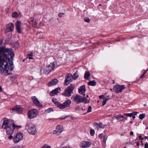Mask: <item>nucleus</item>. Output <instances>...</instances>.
Here are the masks:
<instances>
[{
	"label": "nucleus",
	"instance_id": "1",
	"mask_svg": "<svg viewBox=\"0 0 148 148\" xmlns=\"http://www.w3.org/2000/svg\"><path fill=\"white\" fill-rule=\"evenodd\" d=\"M14 56V52L12 48L4 47H0V73L1 74L7 75L12 74Z\"/></svg>",
	"mask_w": 148,
	"mask_h": 148
},
{
	"label": "nucleus",
	"instance_id": "2",
	"mask_svg": "<svg viewBox=\"0 0 148 148\" xmlns=\"http://www.w3.org/2000/svg\"><path fill=\"white\" fill-rule=\"evenodd\" d=\"M2 127L6 130V132L8 135H12L14 132V128L13 126V122L9 121L6 118H4L3 119Z\"/></svg>",
	"mask_w": 148,
	"mask_h": 148
},
{
	"label": "nucleus",
	"instance_id": "3",
	"mask_svg": "<svg viewBox=\"0 0 148 148\" xmlns=\"http://www.w3.org/2000/svg\"><path fill=\"white\" fill-rule=\"evenodd\" d=\"M75 87L74 85L71 84L68 86L64 92L62 93V95L65 97H69L71 95V94L73 93L74 89Z\"/></svg>",
	"mask_w": 148,
	"mask_h": 148
},
{
	"label": "nucleus",
	"instance_id": "4",
	"mask_svg": "<svg viewBox=\"0 0 148 148\" xmlns=\"http://www.w3.org/2000/svg\"><path fill=\"white\" fill-rule=\"evenodd\" d=\"M74 101L77 103H79L84 102L85 103H88L89 102V101L85 97H82L79 95L75 96L74 98Z\"/></svg>",
	"mask_w": 148,
	"mask_h": 148
},
{
	"label": "nucleus",
	"instance_id": "5",
	"mask_svg": "<svg viewBox=\"0 0 148 148\" xmlns=\"http://www.w3.org/2000/svg\"><path fill=\"white\" fill-rule=\"evenodd\" d=\"M38 115V112L35 109H31L28 111V118L32 119L36 118Z\"/></svg>",
	"mask_w": 148,
	"mask_h": 148
},
{
	"label": "nucleus",
	"instance_id": "6",
	"mask_svg": "<svg viewBox=\"0 0 148 148\" xmlns=\"http://www.w3.org/2000/svg\"><path fill=\"white\" fill-rule=\"evenodd\" d=\"M23 134L22 133H17L14 136L13 142L15 144L17 143L23 139Z\"/></svg>",
	"mask_w": 148,
	"mask_h": 148
},
{
	"label": "nucleus",
	"instance_id": "7",
	"mask_svg": "<svg viewBox=\"0 0 148 148\" xmlns=\"http://www.w3.org/2000/svg\"><path fill=\"white\" fill-rule=\"evenodd\" d=\"M55 64L54 62L50 63L48 66L45 68L44 72L45 74H49L54 68Z\"/></svg>",
	"mask_w": 148,
	"mask_h": 148
},
{
	"label": "nucleus",
	"instance_id": "8",
	"mask_svg": "<svg viewBox=\"0 0 148 148\" xmlns=\"http://www.w3.org/2000/svg\"><path fill=\"white\" fill-rule=\"evenodd\" d=\"M125 88V85H116L114 86L112 90L115 91L116 93H119L121 92L122 90Z\"/></svg>",
	"mask_w": 148,
	"mask_h": 148
},
{
	"label": "nucleus",
	"instance_id": "9",
	"mask_svg": "<svg viewBox=\"0 0 148 148\" xmlns=\"http://www.w3.org/2000/svg\"><path fill=\"white\" fill-rule=\"evenodd\" d=\"M73 80V75L70 73L67 74L65 77V81L64 83V85H68Z\"/></svg>",
	"mask_w": 148,
	"mask_h": 148
},
{
	"label": "nucleus",
	"instance_id": "10",
	"mask_svg": "<svg viewBox=\"0 0 148 148\" xmlns=\"http://www.w3.org/2000/svg\"><path fill=\"white\" fill-rule=\"evenodd\" d=\"M23 110V109L21 106L17 105L13 108L10 111L11 112H13L14 111L16 113H21L22 112Z\"/></svg>",
	"mask_w": 148,
	"mask_h": 148
},
{
	"label": "nucleus",
	"instance_id": "11",
	"mask_svg": "<svg viewBox=\"0 0 148 148\" xmlns=\"http://www.w3.org/2000/svg\"><path fill=\"white\" fill-rule=\"evenodd\" d=\"M29 130L28 132L32 135H34L37 133L36 127L34 124L29 125Z\"/></svg>",
	"mask_w": 148,
	"mask_h": 148
},
{
	"label": "nucleus",
	"instance_id": "12",
	"mask_svg": "<svg viewBox=\"0 0 148 148\" xmlns=\"http://www.w3.org/2000/svg\"><path fill=\"white\" fill-rule=\"evenodd\" d=\"M14 25L12 23H10L7 25L6 27L5 32L7 33L8 32H12L13 30Z\"/></svg>",
	"mask_w": 148,
	"mask_h": 148
},
{
	"label": "nucleus",
	"instance_id": "13",
	"mask_svg": "<svg viewBox=\"0 0 148 148\" xmlns=\"http://www.w3.org/2000/svg\"><path fill=\"white\" fill-rule=\"evenodd\" d=\"M63 127L61 125H58L56 127V129L53 131V133L54 134H59L63 131Z\"/></svg>",
	"mask_w": 148,
	"mask_h": 148
},
{
	"label": "nucleus",
	"instance_id": "14",
	"mask_svg": "<svg viewBox=\"0 0 148 148\" xmlns=\"http://www.w3.org/2000/svg\"><path fill=\"white\" fill-rule=\"evenodd\" d=\"M32 100L33 103L38 107H40L42 106V104L36 97L34 96L32 97Z\"/></svg>",
	"mask_w": 148,
	"mask_h": 148
},
{
	"label": "nucleus",
	"instance_id": "15",
	"mask_svg": "<svg viewBox=\"0 0 148 148\" xmlns=\"http://www.w3.org/2000/svg\"><path fill=\"white\" fill-rule=\"evenodd\" d=\"M61 90L60 87H58L51 91L49 93L50 96H54L60 92Z\"/></svg>",
	"mask_w": 148,
	"mask_h": 148
},
{
	"label": "nucleus",
	"instance_id": "16",
	"mask_svg": "<svg viewBox=\"0 0 148 148\" xmlns=\"http://www.w3.org/2000/svg\"><path fill=\"white\" fill-rule=\"evenodd\" d=\"M91 145V143L88 141H83L81 144L82 147L83 148H87L89 147Z\"/></svg>",
	"mask_w": 148,
	"mask_h": 148
},
{
	"label": "nucleus",
	"instance_id": "17",
	"mask_svg": "<svg viewBox=\"0 0 148 148\" xmlns=\"http://www.w3.org/2000/svg\"><path fill=\"white\" fill-rule=\"evenodd\" d=\"M86 90V87L85 85H83L81 86L79 88V93L80 94L83 95L85 96V94L84 93Z\"/></svg>",
	"mask_w": 148,
	"mask_h": 148
},
{
	"label": "nucleus",
	"instance_id": "18",
	"mask_svg": "<svg viewBox=\"0 0 148 148\" xmlns=\"http://www.w3.org/2000/svg\"><path fill=\"white\" fill-rule=\"evenodd\" d=\"M94 125L96 126L97 127L98 129H99V128H103L106 126L107 125H106L105 124L103 125L102 123L101 122H99V123L95 122L94 123Z\"/></svg>",
	"mask_w": 148,
	"mask_h": 148
},
{
	"label": "nucleus",
	"instance_id": "19",
	"mask_svg": "<svg viewBox=\"0 0 148 148\" xmlns=\"http://www.w3.org/2000/svg\"><path fill=\"white\" fill-rule=\"evenodd\" d=\"M58 82L57 79H54L49 82L47 84L48 86H51L53 85H56Z\"/></svg>",
	"mask_w": 148,
	"mask_h": 148
},
{
	"label": "nucleus",
	"instance_id": "20",
	"mask_svg": "<svg viewBox=\"0 0 148 148\" xmlns=\"http://www.w3.org/2000/svg\"><path fill=\"white\" fill-rule=\"evenodd\" d=\"M21 22L20 21H18L16 23V26L17 30L18 33H21Z\"/></svg>",
	"mask_w": 148,
	"mask_h": 148
},
{
	"label": "nucleus",
	"instance_id": "21",
	"mask_svg": "<svg viewBox=\"0 0 148 148\" xmlns=\"http://www.w3.org/2000/svg\"><path fill=\"white\" fill-rule=\"evenodd\" d=\"M28 22H29L30 24H31L34 27H35L37 24V23L36 22V20L34 19L33 18H31L28 20Z\"/></svg>",
	"mask_w": 148,
	"mask_h": 148
},
{
	"label": "nucleus",
	"instance_id": "22",
	"mask_svg": "<svg viewBox=\"0 0 148 148\" xmlns=\"http://www.w3.org/2000/svg\"><path fill=\"white\" fill-rule=\"evenodd\" d=\"M66 108L69 106V105L71 103V101L70 99H68L66 100L63 103Z\"/></svg>",
	"mask_w": 148,
	"mask_h": 148
},
{
	"label": "nucleus",
	"instance_id": "23",
	"mask_svg": "<svg viewBox=\"0 0 148 148\" xmlns=\"http://www.w3.org/2000/svg\"><path fill=\"white\" fill-rule=\"evenodd\" d=\"M88 85L91 86H95L96 85L97 82L95 80L92 81H90L88 82Z\"/></svg>",
	"mask_w": 148,
	"mask_h": 148
},
{
	"label": "nucleus",
	"instance_id": "24",
	"mask_svg": "<svg viewBox=\"0 0 148 148\" xmlns=\"http://www.w3.org/2000/svg\"><path fill=\"white\" fill-rule=\"evenodd\" d=\"M58 105V107L61 109H63L66 108L63 103H61L59 102H57Z\"/></svg>",
	"mask_w": 148,
	"mask_h": 148
},
{
	"label": "nucleus",
	"instance_id": "25",
	"mask_svg": "<svg viewBox=\"0 0 148 148\" xmlns=\"http://www.w3.org/2000/svg\"><path fill=\"white\" fill-rule=\"evenodd\" d=\"M90 73L87 71H86L84 74V78L85 79H87L90 77Z\"/></svg>",
	"mask_w": 148,
	"mask_h": 148
},
{
	"label": "nucleus",
	"instance_id": "26",
	"mask_svg": "<svg viewBox=\"0 0 148 148\" xmlns=\"http://www.w3.org/2000/svg\"><path fill=\"white\" fill-rule=\"evenodd\" d=\"M78 77V75L77 72L76 71L73 74V79H76Z\"/></svg>",
	"mask_w": 148,
	"mask_h": 148
},
{
	"label": "nucleus",
	"instance_id": "27",
	"mask_svg": "<svg viewBox=\"0 0 148 148\" xmlns=\"http://www.w3.org/2000/svg\"><path fill=\"white\" fill-rule=\"evenodd\" d=\"M19 16V14L16 12H14L12 14V16L13 17L16 18Z\"/></svg>",
	"mask_w": 148,
	"mask_h": 148
},
{
	"label": "nucleus",
	"instance_id": "28",
	"mask_svg": "<svg viewBox=\"0 0 148 148\" xmlns=\"http://www.w3.org/2000/svg\"><path fill=\"white\" fill-rule=\"evenodd\" d=\"M13 126L14 128V130L15 129H19L22 127L21 125H16L14 123H13Z\"/></svg>",
	"mask_w": 148,
	"mask_h": 148
},
{
	"label": "nucleus",
	"instance_id": "29",
	"mask_svg": "<svg viewBox=\"0 0 148 148\" xmlns=\"http://www.w3.org/2000/svg\"><path fill=\"white\" fill-rule=\"evenodd\" d=\"M53 111V110L51 108H49L46 110L45 111V112L47 113H49Z\"/></svg>",
	"mask_w": 148,
	"mask_h": 148
},
{
	"label": "nucleus",
	"instance_id": "30",
	"mask_svg": "<svg viewBox=\"0 0 148 148\" xmlns=\"http://www.w3.org/2000/svg\"><path fill=\"white\" fill-rule=\"evenodd\" d=\"M145 116V114H140L139 116V118L141 120H142L144 118Z\"/></svg>",
	"mask_w": 148,
	"mask_h": 148
},
{
	"label": "nucleus",
	"instance_id": "31",
	"mask_svg": "<svg viewBox=\"0 0 148 148\" xmlns=\"http://www.w3.org/2000/svg\"><path fill=\"white\" fill-rule=\"evenodd\" d=\"M33 53L31 52L30 54H28V59H33L34 58L33 57Z\"/></svg>",
	"mask_w": 148,
	"mask_h": 148
},
{
	"label": "nucleus",
	"instance_id": "32",
	"mask_svg": "<svg viewBox=\"0 0 148 148\" xmlns=\"http://www.w3.org/2000/svg\"><path fill=\"white\" fill-rule=\"evenodd\" d=\"M99 98L100 99H102L104 100L107 99H109L107 98V97L105 95H101L99 96Z\"/></svg>",
	"mask_w": 148,
	"mask_h": 148
},
{
	"label": "nucleus",
	"instance_id": "33",
	"mask_svg": "<svg viewBox=\"0 0 148 148\" xmlns=\"http://www.w3.org/2000/svg\"><path fill=\"white\" fill-rule=\"evenodd\" d=\"M43 34L42 32L38 33L37 34V36H39L40 38H43Z\"/></svg>",
	"mask_w": 148,
	"mask_h": 148
},
{
	"label": "nucleus",
	"instance_id": "34",
	"mask_svg": "<svg viewBox=\"0 0 148 148\" xmlns=\"http://www.w3.org/2000/svg\"><path fill=\"white\" fill-rule=\"evenodd\" d=\"M107 138L108 136L106 135H104L103 136V142L104 143H106Z\"/></svg>",
	"mask_w": 148,
	"mask_h": 148
},
{
	"label": "nucleus",
	"instance_id": "35",
	"mask_svg": "<svg viewBox=\"0 0 148 148\" xmlns=\"http://www.w3.org/2000/svg\"><path fill=\"white\" fill-rule=\"evenodd\" d=\"M95 131L92 130V129H91L90 130V135L92 136H93L94 134H95Z\"/></svg>",
	"mask_w": 148,
	"mask_h": 148
},
{
	"label": "nucleus",
	"instance_id": "36",
	"mask_svg": "<svg viewBox=\"0 0 148 148\" xmlns=\"http://www.w3.org/2000/svg\"><path fill=\"white\" fill-rule=\"evenodd\" d=\"M124 115L130 117H131L132 116V113H125L124 114Z\"/></svg>",
	"mask_w": 148,
	"mask_h": 148
},
{
	"label": "nucleus",
	"instance_id": "37",
	"mask_svg": "<svg viewBox=\"0 0 148 148\" xmlns=\"http://www.w3.org/2000/svg\"><path fill=\"white\" fill-rule=\"evenodd\" d=\"M51 146L47 145H44L41 148H50Z\"/></svg>",
	"mask_w": 148,
	"mask_h": 148
},
{
	"label": "nucleus",
	"instance_id": "38",
	"mask_svg": "<svg viewBox=\"0 0 148 148\" xmlns=\"http://www.w3.org/2000/svg\"><path fill=\"white\" fill-rule=\"evenodd\" d=\"M92 111V108L90 106H89L88 107V108L87 110V112L88 113H89L91 112Z\"/></svg>",
	"mask_w": 148,
	"mask_h": 148
},
{
	"label": "nucleus",
	"instance_id": "39",
	"mask_svg": "<svg viewBox=\"0 0 148 148\" xmlns=\"http://www.w3.org/2000/svg\"><path fill=\"white\" fill-rule=\"evenodd\" d=\"M52 100L54 104H56V105L57 106V105L58 104V103H57V102H59L58 101H57L56 99H52Z\"/></svg>",
	"mask_w": 148,
	"mask_h": 148
},
{
	"label": "nucleus",
	"instance_id": "40",
	"mask_svg": "<svg viewBox=\"0 0 148 148\" xmlns=\"http://www.w3.org/2000/svg\"><path fill=\"white\" fill-rule=\"evenodd\" d=\"M109 99H107L104 100L102 102V106H104L106 103L107 101Z\"/></svg>",
	"mask_w": 148,
	"mask_h": 148
},
{
	"label": "nucleus",
	"instance_id": "41",
	"mask_svg": "<svg viewBox=\"0 0 148 148\" xmlns=\"http://www.w3.org/2000/svg\"><path fill=\"white\" fill-rule=\"evenodd\" d=\"M84 21L87 23H89L90 20L88 18L86 17L84 18Z\"/></svg>",
	"mask_w": 148,
	"mask_h": 148
},
{
	"label": "nucleus",
	"instance_id": "42",
	"mask_svg": "<svg viewBox=\"0 0 148 148\" xmlns=\"http://www.w3.org/2000/svg\"><path fill=\"white\" fill-rule=\"evenodd\" d=\"M115 117L116 119L117 120L120 119H121L120 114L118 115H117L116 116H115Z\"/></svg>",
	"mask_w": 148,
	"mask_h": 148
},
{
	"label": "nucleus",
	"instance_id": "43",
	"mask_svg": "<svg viewBox=\"0 0 148 148\" xmlns=\"http://www.w3.org/2000/svg\"><path fill=\"white\" fill-rule=\"evenodd\" d=\"M69 117L68 116H62L60 118V119L62 120L65 119Z\"/></svg>",
	"mask_w": 148,
	"mask_h": 148
},
{
	"label": "nucleus",
	"instance_id": "44",
	"mask_svg": "<svg viewBox=\"0 0 148 148\" xmlns=\"http://www.w3.org/2000/svg\"><path fill=\"white\" fill-rule=\"evenodd\" d=\"M64 13H60L58 14V16L60 17H62L63 15H64Z\"/></svg>",
	"mask_w": 148,
	"mask_h": 148
},
{
	"label": "nucleus",
	"instance_id": "45",
	"mask_svg": "<svg viewBox=\"0 0 148 148\" xmlns=\"http://www.w3.org/2000/svg\"><path fill=\"white\" fill-rule=\"evenodd\" d=\"M139 113V112H133L132 113V116L133 115L135 116V115H136L137 114H138Z\"/></svg>",
	"mask_w": 148,
	"mask_h": 148
},
{
	"label": "nucleus",
	"instance_id": "46",
	"mask_svg": "<svg viewBox=\"0 0 148 148\" xmlns=\"http://www.w3.org/2000/svg\"><path fill=\"white\" fill-rule=\"evenodd\" d=\"M15 45L17 48L19 46V43L17 42H16L14 43Z\"/></svg>",
	"mask_w": 148,
	"mask_h": 148
},
{
	"label": "nucleus",
	"instance_id": "47",
	"mask_svg": "<svg viewBox=\"0 0 148 148\" xmlns=\"http://www.w3.org/2000/svg\"><path fill=\"white\" fill-rule=\"evenodd\" d=\"M125 144H129L132 145H134V144L132 142H127L125 143Z\"/></svg>",
	"mask_w": 148,
	"mask_h": 148
},
{
	"label": "nucleus",
	"instance_id": "48",
	"mask_svg": "<svg viewBox=\"0 0 148 148\" xmlns=\"http://www.w3.org/2000/svg\"><path fill=\"white\" fill-rule=\"evenodd\" d=\"M144 147L145 148H148V143H146L145 144Z\"/></svg>",
	"mask_w": 148,
	"mask_h": 148
},
{
	"label": "nucleus",
	"instance_id": "49",
	"mask_svg": "<svg viewBox=\"0 0 148 148\" xmlns=\"http://www.w3.org/2000/svg\"><path fill=\"white\" fill-rule=\"evenodd\" d=\"M103 136V134H100L98 135V137L100 138H102Z\"/></svg>",
	"mask_w": 148,
	"mask_h": 148
},
{
	"label": "nucleus",
	"instance_id": "50",
	"mask_svg": "<svg viewBox=\"0 0 148 148\" xmlns=\"http://www.w3.org/2000/svg\"><path fill=\"white\" fill-rule=\"evenodd\" d=\"M13 138V136L11 135H10L8 137V138L10 140H12Z\"/></svg>",
	"mask_w": 148,
	"mask_h": 148
},
{
	"label": "nucleus",
	"instance_id": "51",
	"mask_svg": "<svg viewBox=\"0 0 148 148\" xmlns=\"http://www.w3.org/2000/svg\"><path fill=\"white\" fill-rule=\"evenodd\" d=\"M145 77V74H144L143 73L141 75V76L140 77V78H143Z\"/></svg>",
	"mask_w": 148,
	"mask_h": 148
},
{
	"label": "nucleus",
	"instance_id": "52",
	"mask_svg": "<svg viewBox=\"0 0 148 148\" xmlns=\"http://www.w3.org/2000/svg\"><path fill=\"white\" fill-rule=\"evenodd\" d=\"M62 148H71V147H69V146H65L62 147Z\"/></svg>",
	"mask_w": 148,
	"mask_h": 148
},
{
	"label": "nucleus",
	"instance_id": "53",
	"mask_svg": "<svg viewBox=\"0 0 148 148\" xmlns=\"http://www.w3.org/2000/svg\"><path fill=\"white\" fill-rule=\"evenodd\" d=\"M139 138L140 139H141L142 140H143L144 138H142V136H140L139 137Z\"/></svg>",
	"mask_w": 148,
	"mask_h": 148
},
{
	"label": "nucleus",
	"instance_id": "54",
	"mask_svg": "<svg viewBox=\"0 0 148 148\" xmlns=\"http://www.w3.org/2000/svg\"><path fill=\"white\" fill-rule=\"evenodd\" d=\"M133 134H134L133 132H132V131H131V132H130V134L131 135H133Z\"/></svg>",
	"mask_w": 148,
	"mask_h": 148
},
{
	"label": "nucleus",
	"instance_id": "55",
	"mask_svg": "<svg viewBox=\"0 0 148 148\" xmlns=\"http://www.w3.org/2000/svg\"><path fill=\"white\" fill-rule=\"evenodd\" d=\"M10 148H19L16 146H13L10 147Z\"/></svg>",
	"mask_w": 148,
	"mask_h": 148
},
{
	"label": "nucleus",
	"instance_id": "56",
	"mask_svg": "<svg viewBox=\"0 0 148 148\" xmlns=\"http://www.w3.org/2000/svg\"><path fill=\"white\" fill-rule=\"evenodd\" d=\"M139 145H140L139 143L138 142H136V145L137 146H138Z\"/></svg>",
	"mask_w": 148,
	"mask_h": 148
},
{
	"label": "nucleus",
	"instance_id": "57",
	"mask_svg": "<svg viewBox=\"0 0 148 148\" xmlns=\"http://www.w3.org/2000/svg\"><path fill=\"white\" fill-rule=\"evenodd\" d=\"M132 118L133 119V120L135 118V116L134 115H133L132 116Z\"/></svg>",
	"mask_w": 148,
	"mask_h": 148
},
{
	"label": "nucleus",
	"instance_id": "58",
	"mask_svg": "<svg viewBox=\"0 0 148 148\" xmlns=\"http://www.w3.org/2000/svg\"><path fill=\"white\" fill-rule=\"evenodd\" d=\"M2 90V88L1 86H0V92H1Z\"/></svg>",
	"mask_w": 148,
	"mask_h": 148
},
{
	"label": "nucleus",
	"instance_id": "59",
	"mask_svg": "<svg viewBox=\"0 0 148 148\" xmlns=\"http://www.w3.org/2000/svg\"><path fill=\"white\" fill-rule=\"evenodd\" d=\"M120 116L121 119V118H123L124 117L123 116L121 115V114H120Z\"/></svg>",
	"mask_w": 148,
	"mask_h": 148
},
{
	"label": "nucleus",
	"instance_id": "60",
	"mask_svg": "<svg viewBox=\"0 0 148 148\" xmlns=\"http://www.w3.org/2000/svg\"><path fill=\"white\" fill-rule=\"evenodd\" d=\"M148 138V136H145L144 137V139H147Z\"/></svg>",
	"mask_w": 148,
	"mask_h": 148
},
{
	"label": "nucleus",
	"instance_id": "61",
	"mask_svg": "<svg viewBox=\"0 0 148 148\" xmlns=\"http://www.w3.org/2000/svg\"><path fill=\"white\" fill-rule=\"evenodd\" d=\"M147 71H144V73H143V74H145H145H146V73H147Z\"/></svg>",
	"mask_w": 148,
	"mask_h": 148
},
{
	"label": "nucleus",
	"instance_id": "62",
	"mask_svg": "<svg viewBox=\"0 0 148 148\" xmlns=\"http://www.w3.org/2000/svg\"><path fill=\"white\" fill-rule=\"evenodd\" d=\"M130 123H133V121H131L130 122Z\"/></svg>",
	"mask_w": 148,
	"mask_h": 148
},
{
	"label": "nucleus",
	"instance_id": "63",
	"mask_svg": "<svg viewBox=\"0 0 148 148\" xmlns=\"http://www.w3.org/2000/svg\"><path fill=\"white\" fill-rule=\"evenodd\" d=\"M146 129H148V127H146Z\"/></svg>",
	"mask_w": 148,
	"mask_h": 148
},
{
	"label": "nucleus",
	"instance_id": "64",
	"mask_svg": "<svg viewBox=\"0 0 148 148\" xmlns=\"http://www.w3.org/2000/svg\"><path fill=\"white\" fill-rule=\"evenodd\" d=\"M86 97H88V95H86Z\"/></svg>",
	"mask_w": 148,
	"mask_h": 148
}]
</instances>
